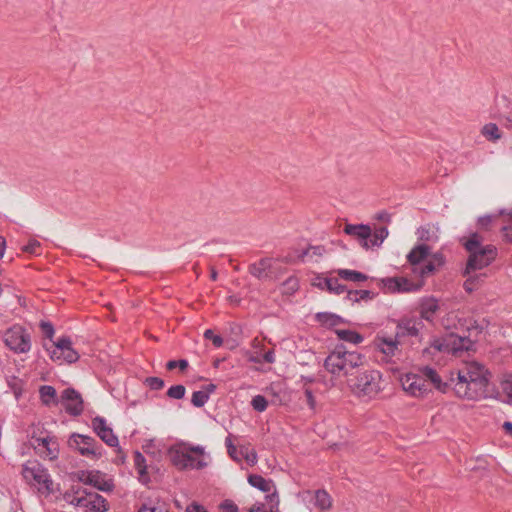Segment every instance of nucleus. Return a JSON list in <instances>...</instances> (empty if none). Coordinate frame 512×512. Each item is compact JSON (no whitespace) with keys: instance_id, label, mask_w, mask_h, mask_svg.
Masks as SVG:
<instances>
[{"instance_id":"obj_55","label":"nucleus","mask_w":512,"mask_h":512,"mask_svg":"<svg viewBox=\"0 0 512 512\" xmlns=\"http://www.w3.org/2000/svg\"><path fill=\"white\" fill-rule=\"evenodd\" d=\"M304 393H305V396H306L307 404L309 405V407L311 409H314L315 405H316V401H315V398H314L312 390L309 389V388H306Z\"/></svg>"},{"instance_id":"obj_42","label":"nucleus","mask_w":512,"mask_h":512,"mask_svg":"<svg viewBox=\"0 0 512 512\" xmlns=\"http://www.w3.org/2000/svg\"><path fill=\"white\" fill-rule=\"evenodd\" d=\"M138 512H169V509L166 503H157L155 505L143 504L138 509Z\"/></svg>"},{"instance_id":"obj_61","label":"nucleus","mask_w":512,"mask_h":512,"mask_svg":"<svg viewBox=\"0 0 512 512\" xmlns=\"http://www.w3.org/2000/svg\"><path fill=\"white\" fill-rule=\"evenodd\" d=\"M6 248V240L4 237L0 236V258L4 256Z\"/></svg>"},{"instance_id":"obj_29","label":"nucleus","mask_w":512,"mask_h":512,"mask_svg":"<svg viewBox=\"0 0 512 512\" xmlns=\"http://www.w3.org/2000/svg\"><path fill=\"white\" fill-rule=\"evenodd\" d=\"M248 482L251 486L259 489L262 492H271L274 488V483L271 479H265L261 475L251 474L248 477Z\"/></svg>"},{"instance_id":"obj_28","label":"nucleus","mask_w":512,"mask_h":512,"mask_svg":"<svg viewBox=\"0 0 512 512\" xmlns=\"http://www.w3.org/2000/svg\"><path fill=\"white\" fill-rule=\"evenodd\" d=\"M134 465L135 469L138 472V479L141 483L147 484L150 480L149 475L147 473V465H146V459L143 456L142 453L139 451H136L134 453Z\"/></svg>"},{"instance_id":"obj_34","label":"nucleus","mask_w":512,"mask_h":512,"mask_svg":"<svg viewBox=\"0 0 512 512\" xmlns=\"http://www.w3.org/2000/svg\"><path fill=\"white\" fill-rule=\"evenodd\" d=\"M482 135L491 142H496L502 138V133L495 123H487L481 130Z\"/></svg>"},{"instance_id":"obj_32","label":"nucleus","mask_w":512,"mask_h":512,"mask_svg":"<svg viewBox=\"0 0 512 512\" xmlns=\"http://www.w3.org/2000/svg\"><path fill=\"white\" fill-rule=\"evenodd\" d=\"M335 333L340 340L355 345L361 343L364 340V337L354 330L337 329Z\"/></svg>"},{"instance_id":"obj_54","label":"nucleus","mask_w":512,"mask_h":512,"mask_svg":"<svg viewBox=\"0 0 512 512\" xmlns=\"http://www.w3.org/2000/svg\"><path fill=\"white\" fill-rule=\"evenodd\" d=\"M429 260L433 261L435 264V268L437 266H442L445 262L444 256L442 253H434L429 256Z\"/></svg>"},{"instance_id":"obj_24","label":"nucleus","mask_w":512,"mask_h":512,"mask_svg":"<svg viewBox=\"0 0 512 512\" xmlns=\"http://www.w3.org/2000/svg\"><path fill=\"white\" fill-rule=\"evenodd\" d=\"M399 338L392 337H378L376 340L377 347L379 350L387 355V356H393L395 355V352L398 349L399 345Z\"/></svg>"},{"instance_id":"obj_52","label":"nucleus","mask_w":512,"mask_h":512,"mask_svg":"<svg viewBox=\"0 0 512 512\" xmlns=\"http://www.w3.org/2000/svg\"><path fill=\"white\" fill-rule=\"evenodd\" d=\"M225 444H226V447H227V451H228V454L229 456L234 459V460H239L236 456V452H237V449L235 447V445L233 444L232 440H231V437L228 436L225 440Z\"/></svg>"},{"instance_id":"obj_7","label":"nucleus","mask_w":512,"mask_h":512,"mask_svg":"<svg viewBox=\"0 0 512 512\" xmlns=\"http://www.w3.org/2000/svg\"><path fill=\"white\" fill-rule=\"evenodd\" d=\"M23 477L28 481H34L41 493L50 494L54 491L53 480L48 470L37 461H28L23 465Z\"/></svg>"},{"instance_id":"obj_23","label":"nucleus","mask_w":512,"mask_h":512,"mask_svg":"<svg viewBox=\"0 0 512 512\" xmlns=\"http://www.w3.org/2000/svg\"><path fill=\"white\" fill-rule=\"evenodd\" d=\"M216 390L215 384H207L201 390L195 391L192 394L191 403L195 407H203L209 400L210 395Z\"/></svg>"},{"instance_id":"obj_60","label":"nucleus","mask_w":512,"mask_h":512,"mask_svg":"<svg viewBox=\"0 0 512 512\" xmlns=\"http://www.w3.org/2000/svg\"><path fill=\"white\" fill-rule=\"evenodd\" d=\"M377 219L384 222H390V214L387 212H380L377 216Z\"/></svg>"},{"instance_id":"obj_31","label":"nucleus","mask_w":512,"mask_h":512,"mask_svg":"<svg viewBox=\"0 0 512 512\" xmlns=\"http://www.w3.org/2000/svg\"><path fill=\"white\" fill-rule=\"evenodd\" d=\"M463 275L467 277L463 284V287L465 291L468 293H471L474 290H476L479 287L480 283L483 281V278L486 276L485 273H477V271L469 274H465L463 272Z\"/></svg>"},{"instance_id":"obj_27","label":"nucleus","mask_w":512,"mask_h":512,"mask_svg":"<svg viewBox=\"0 0 512 512\" xmlns=\"http://www.w3.org/2000/svg\"><path fill=\"white\" fill-rule=\"evenodd\" d=\"M420 371L422 373L421 376L425 380H429L435 386V388H437L440 391L445 392L447 384L442 382L441 377L439 376V374L437 373V371L435 369H433L429 366H425V367L421 368Z\"/></svg>"},{"instance_id":"obj_63","label":"nucleus","mask_w":512,"mask_h":512,"mask_svg":"<svg viewBox=\"0 0 512 512\" xmlns=\"http://www.w3.org/2000/svg\"><path fill=\"white\" fill-rule=\"evenodd\" d=\"M211 279L216 280L217 279V272L215 270L211 271Z\"/></svg>"},{"instance_id":"obj_62","label":"nucleus","mask_w":512,"mask_h":512,"mask_svg":"<svg viewBox=\"0 0 512 512\" xmlns=\"http://www.w3.org/2000/svg\"><path fill=\"white\" fill-rule=\"evenodd\" d=\"M503 429L506 431L507 434L512 436V422H509V421L504 422Z\"/></svg>"},{"instance_id":"obj_50","label":"nucleus","mask_w":512,"mask_h":512,"mask_svg":"<svg viewBox=\"0 0 512 512\" xmlns=\"http://www.w3.org/2000/svg\"><path fill=\"white\" fill-rule=\"evenodd\" d=\"M40 328H41L43 334L47 338H49V339L53 338L55 330H54L53 325L50 322L42 321L40 323Z\"/></svg>"},{"instance_id":"obj_43","label":"nucleus","mask_w":512,"mask_h":512,"mask_svg":"<svg viewBox=\"0 0 512 512\" xmlns=\"http://www.w3.org/2000/svg\"><path fill=\"white\" fill-rule=\"evenodd\" d=\"M186 389L183 385H173L167 390V396L172 399H182L185 396Z\"/></svg>"},{"instance_id":"obj_39","label":"nucleus","mask_w":512,"mask_h":512,"mask_svg":"<svg viewBox=\"0 0 512 512\" xmlns=\"http://www.w3.org/2000/svg\"><path fill=\"white\" fill-rule=\"evenodd\" d=\"M373 293L369 290H350L347 293V298L352 302H359L360 300H369Z\"/></svg>"},{"instance_id":"obj_64","label":"nucleus","mask_w":512,"mask_h":512,"mask_svg":"<svg viewBox=\"0 0 512 512\" xmlns=\"http://www.w3.org/2000/svg\"><path fill=\"white\" fill-rule=\"evenodd\" d=\"M251 361H253L255 363H260L261 362L260 358H258V357L251 358Z\"/></svg>"},{"instance_id":"obj_22","label":"nucleus","mask_w":512,"mask_h":512,"mask_svg":"<svg viewBox=\"0 0 512 512\" xmlns=\"http://www.w3.org/2000/svg\"><path fill=\"white\" fill-rule=\"evenodd\" d=\"M265 499L267 501L266 503H255L249 509V512H279V499L276 491H273L271 494L266 495Z\"/></svg>"},{"instance_id":"obj_40","label":"nucleus","mask_w":512,"mask_h":512,"mask_svg":"<svg viewBox=\"0 0 512 512\" xmlns=\"http://www.w3.org/2000/svg\"><path fill=\"white\" fill-rule=\"evenodd\" d=\"M283 293L287 295H292L299 289V281L297 277L290 276L283 283Z\"/></svg>"},{"instance_id":"obj_11","label":"nucleus","mask_w":512,"mask_h":512,"mask_svg":"<svg viewBox=\"0 0 512 512\" xmlns=\"http://www.w3.org/2000/svg\"><path fill=\"white\" fill-rule=\"evenodd\" d=\"M78 478L82 483L91 485L102 492L109 493L115 488L113 478L99 470L81 471Z\"/></svg>"},{"instance_id":"obj_45","label":"nucleus","mask_w":512,"mask_h":512,"mask_svg":"<svg viewBox=\"0 0 512 512\" xmlns=\"http://www.w3.org/2000/svg\"><path fill=\"white\" fill-rule=\"evenodd\" d=\"M144 384L151 390H161L165 385L164 381L159 377H147Z\"/></svg>"},{"instance_id":"obj_4","label":"nucleus","mask_w":512,"mask_h":512,"mask_svg":"<svg viewBox=\"0 0 512 512\" xmlns=\"http://www.w3.org/2000/svg\"><path fill=\"white\" fill-rule=\"evenodd\" d=\"M365 356L357 351H348L344 345H337L324 361L325 369L335 377H346L362 366Z\"/></svg>"},{"instance_id":"obj_51","label":"nucleus","mask_w":512,"mask_h":512,"mask_svg":"<svg viewBox=\"0 0 512 512\" xmlns=\"http://www.w3.org/2000/svg\"><path fill=\"white\" fill-rule=\"evenodd\" d=\"M222 512H239L237 505L231 500H225L220 504Z\"/></svg>"},{"instance_id":"obj_26","label":"nucleus","mask_w":512,"mask_h":512,"mask_svg":"<svg viewBox=\"0 0 512 512\" xmlns=\"http://www.w3.org/2000/svg\"><path fill=\"white\" fill-rule=\"evenodd\" d=\"M313 504L320 511H326L332 507V498L326 490L319 489L314 492Z\"/></svg>"},{"instance_id":"obj_10","label":"nucleus","mask_w":512,"mask_h":512,"mask_svg":"<svg viewBox=\"0 0 512 512\" xmlns=\"http://www.w3.org/2000/svg\"><path fill=\"white\" fill-rule=\"evenodd\" d=\"M71 503L83 509V512H108L110 509L108 501L95 492H77Z\"/></svg>"},{"instance_id":"obj_47","label":"nucleus","mask_w":512,"mask_h":512,"mask_svg":"<svg viewBox=\"0 0 512 512\" xmlns=\"http://www.w3.org/2000/svg\"><path fill=\"white\" fill-rule=\"evenodd\" d=\"M204 337L205 339H208V340H211L213 345L216 347V348H219L222 346L223 344V339L220 335H216L214 334V332L211 330V329H207L205 332H204Z\"/></svg>"},{"instance_id":"obj_12","label":"nucleus","mask_w":512,"mask_h":512,"mask_svg":"<svg viewBox=\"0 0 512 512\" xmlns=\"http://www.w3.org/2000/svg\"><path fill=\"white\" fill-rule=\"evenodd\" d=\"M473 341L467 336H458L454 333L448 334L443 342L435 345L439 351H446L453 355H459L464 351H469L473 348Z\"/></svg>"},{"instance_id":"obj_36","label":"nucleus","mask_w":512,"mask_h":512,"mask_svg":"<svg viewBox=\"0 0 512 512\" xmlns=\"http://www.w3.org/2000/svg\"><path fill=\"white\" fill-rule=\"evenodd\" d=\"M388 236V229L386 227H380L375 229L374 232L371 231V238L369 239V243L372 247H379L383 241Z\"/></svg>"},{"instance_id":"obj_35","label":"nucleus","mask_w":512,"mask_h":512,"mask_svg":"<svg viewBox=\"0 0 512 512\" xmlns=\"http://www.w3.org/2000/svg\"><path fill=\"white\" fill-rule=\"evenodd\" d=\"M337 274L340 278L352 282H363L368 279V276L366 274L356 270L339 269L337 271Z\"/></svg>"},{"instance_id":"obj_13","label":"nucleus","mask_w":512,"mask_h":512,"mask_svg":"<svg viewBox=\"0 0 512 512\" xmlns=\"http://www.w3.org/2000/svg\"><path fill=\"white\" fill-rule=\"evenodd\" d=\"M50 357L54 361L64 360L67 363H74L79 359V354L72 347V341L69 337H61L53 343L52 348L48 349Z\"/></svg>"},{"instance_id":"obj_8","label":"nucleus","mask_w":512,"mask_h":512,"mask_svg":"<svg viewBox=\"0 0 512 512\" xmlns=\"http://www.w3.org/2000/svg\"><path fill=\"white\" fill-rule=\"evenodd\" d=\"M68 445L91 460H98L103 456V447L91 436L73 433L69 437Z\"/></svg>"},{"instance_id":"obj_53","label":"nucleus","mask_w":512,"mask_h":512,"mask_svg":"<svg viewBox=\"0 0 512 512\" xmlns=\"http://www.w3.org/2000/svg\"><path fill=\"white\" fill-rule=\"evenodd\" d=\"M40 247L39 241L32 239L24 246L23 250L27 253L36 254L37 249Z\"/></svg>"},{"instance_id":"obj_37","label":"nucleus","mask_w":512,"mask_h":512,"mask_svg":"<svg viewBox=\"0 0 512 512\" xmlns=\"http://www.w3.org/2000/svg\"><path fill=\"white\" fill-rule=\"evenodd\" d=\"M39 454L49 458L50 460L56 459L59 454V445L56 438L49 442V445H45L43 449L40 450Z\"/></svg>"},{"instance_id":"obj_3","label":"nucleus","mask_w":512,"mask_h":512,"mask_svg":"<svg viewBox=\"0 0 512 512\" xmlns=\"http://www.w3.org/2000/svg\"><path fill=\"white\" fill-rule=\"evenodd\" d=\"M483 237L474 232L469 237H461L460 243L469 253L465 274L474 273L489 266L497 256V249L493 245H483Z\"/></svg>"},{"instance_id":"obj_14","label":"nucleus","mask_w":512,"mask_h":512,"mask_svg":"<svg viewBox=\"0 0 512 512\" xmlns=\"http://www.w3.org/2000/svg\"><path fill=\"white\" fill-rule=\"evenodd\" d=\"M60 402L71 416H79L84 410L81 394L74 388H66L61 394Z\"/></svg>"},{"instance_id":"obj_44","label":"nucleus","mask_w":512,"mask_h":512,"mask_svg":"<svg viewBox=\"0 0 512 512\" xmlns=\"http://www.w3.org/2000/svg\"><path fill=\"white\" fill-rule=\"evenodd\" d=\"M251 405L257 412H263L268 406L266 398L262 395H256L252 398Z\"/></svg>"},{"instance_id":"obj_20","label":"nucleus","mask_w":512,"mask_h":512,"mask_svg":"<svg viewBox=\"0 0 512 512\" xmlns=\"http://www.w3.org/2000/svg\"><path fill=\"white\" fill-rule=\"evenodd\" d=\"M389 288L394 292H416L424 286V279L418 282H412L407 278H391L388 279Z\"/></svg>"},{"instance_id":"obj_2","label":"nucleus","mask_w":512,"mask_h":512,"mask_svg":"<svg viewBox=\"0 0 512 512\" xmlns=\"http://www.w3.org/2000/svg\"><path fill=\"white\" fill-rule=\"evenodd\" d=\"M168 457L172 465L180 471L202 470L208 466L210 460L204 446L183 441L168 449Z\"/></svg>"},{"instance_id":"obj_56","label":"nucleus","mask_w":512,"mask_h":512,"mask_svg":"<svg viewBox=\"0 0 512 512\" xmlns=\"http://www.w3.org/2000/svg\"><path fill=\"white\" fill-rule=\"evenodd\" d=\"M311 252L313 255L321 256L324 252V248L322 246H311L304 252V255L308 256Z\"/></svg>"},{"instance_id":"obj_59","label":"nucleus","mask_w":512,"mask_h":512,"mask_svg":"<svg viewBox=\"0 0 512 512\" xmlns=\"http://www.w3.org/2000/svg\"><path fill=\"white\" fill-rule=\"evenodd\" d=\"M186 512H207L201 505L192 504L187 507Z\"/></svg>"},{"instance_id":"obj_6","label":"nucleus","mask_w":512,"mask_h":512,"mask_svg":"<svg viewBox=\"0 0 512 512\" xmlns=\"http://www.w3.org/2000/svg\"><path fill=\"white\" fill-rule=\"evenodd\" d=\"M381 374L377 370H365L348 381L351 391L358 397L373 398L381 391Z\"/></svg>"},{"instance_id":"obj_16","label":"nucleus","mask_w":512,"mask_h":512,"mask_svg":"<svg viewBox=\"0 0 512 512\" xmlns=\"http://www.w3.org/2000/svg\"><path fill=\"white\" fill-rule=\"evenodd\" d=\"M92 428L94 432L110 447L118 446V438L110 428L106 420L101 416H96L92 419Z\"/></svg>"},{"instance_id":"obj_1","label":"nucleus","mask_w":512,"mask_h":512,"mask_svg":"<svg viewBox=\"0 0 512 512\" xmlns=\"http://www.w3.org/2000/svg\"><path fill=\"white\" fill-rule=\"evenodd\" d=\"M490 373L480 363H466L457 374V382L454 391L460 398L468 400H480L492 396L490 388Z\"/></svg>"},{"instance_id":"obj_15","label":"nucleus","mask_w":512,"mask_h":512,"mask_svg":"<svg viewBox=\"0 0 512 512\" xmlns=\"http://www.w3.org/2000/svg\"><path fill=\"white\" fill-rule=\"evenodd\" d=\"M401 384L408 394L414 397H422L428 391L426 380L418 374L408 373L401 378Z\"/></svg>"},{"instance_id":"obj_49","label":"nucleus","mask_w":512,"mask_h":512,"mask_svg":"<svg viewBox=\"0 0 512 512\" xmlns=\"http://www.w3.org/2000/svg\"><path fill=\"white\" fill-rule=\"evenodd\" d=\"M241 454L249 465H254L257 462V454L254 450L241 449Z\"/></svg>"},{"instance_id":"obj_9","label":"nucleus","mask_w":512,"mask_h":512,"mask_svg":"<svg viewBox=\"0 0 512 512\" xmlns=\"http://www.w3.org/2000/svg\"><path fill=\"white\" fill-rule=\"evenodd\" d=\"M5 345L15 353H27L31 348V337L25 328L14 325L3 335Z\"/></svg>"},{"instance_id":"obj_30","label":"nucleus","mask_w":512,"mask_h":512,"mask_svg":"<svg viewBox=\"0 0 512 512\" xmlns=\"http://www.w3.org/2000/svg\"><path fill=\"white\" fill-rule=\"evenodd\" d=\"M39 395L43 405L51 406L52 404H57V393L56 389L50 385H43L39 388Z\"/></svg>"},{"instance_id":"obj_25","label":"nucleus","mask_w":512,"mask_h":512,"mask_svg":"<svg viewBox=\"0 0 512 512\" xmlns=\"http://www.w3.org/2000/svg\"><path fill=\"white\" fill-rule=\"evenodd\" d=\"M439 227L434 224H426L417 229L418 240L423 242H436L438 240Z\"/></svg>"},{"instance_id":"obj_19","label":"nucleus","mask_w":512,"mask_h":512,"mask_svg":"<svg viewBox=\"0 0 512 512\" xmlns=\"http://www.w3.org/2000/svg\"><path fill=\"white\" fill-rule=\"evenodd\" d=\"M272 267L273 259L265 257L258 262L250 264L248 270L253 277L259 280H266L272 277Z\"/></svg>"},{"instance_id":"obj_41","label":"nucleus","mask_w":512,"mask_h":512,"mask_svg":"<svg viewBox=\"0 0 512 512\" xmlns=\"http://www.w3.org/2000/svg\"><path fill=\"white\" fill-rule=\"evenodd\" d=\"M55 437H51L50 435H45V436H35V435H32L31 437V442H32V445L34 446V448L38 451V453L40 452L41 449H43V447L45 445H49V442H51Z\"/></svg>"},{"instance_id":"obj_38","label":"nucleus","mask_w":512,"mask_h":512,"mask_svg":"<svg viewBox=\"0 0 512 512\" xmlns=\"http://www.w3.org/2000/svg\"><path fill=\"white\" fill-rule=\"evenodd\" d=\"M325 288L336 295L346 291V286L342 285L337 278H324Z\"/></svg>"},{"instance_id":"obj_57","label":"nucleus","mask_w":512,"mask_h":512,"mask_svg":"<svg viewBox=\"0 0 512 512\" xmlns=\"http://www.w3.org/2000/svg\"><path fill=\"white\" fill-rule=\"evenodd\" d=\"M262 360L263 362L265 363H269V364H272L275 362V355H274V350L273 349H270L268 351H266L263 356H262Z\"/></svg>"},{"instance_id":"obj_21","label":"nucleus","mask_w":512,"mask_h":512,"mask_svg":"<svg viewBox=\"0 0 512 512\" xmlns=\"http://www.w3.org/2000/svg\"><path fill=\"white\" fill-rule=\"evenodd\" d=\"M439 310L438 300L432 296L424 297L419 303L420 319L432 321L436 312Z\"/></svg>"},{"instance_id":"obj_5","label":"nucleus","mask_w":512,"mask_h":512,"mask_svg":"<svg viewBox=\"0 0 512 512\" xmlns=\"http://www.w3.org/2000/svg\"><path fill=\"white\" fill-rule=\"evenodd\" d=\"M431 248L426 244H417L407 254L406 259L410 266L411 273L425 279L435 272V264L429 260Z\"/></svg>"},{"instance_id":"obj_48","label":"nucleus","mask_w":512,"mask_h":512,"mask_svg":"<svg viewBox=\"0 0 512 512\" xmlns=\"http://www.w3.org/2000/svg\"><path fill=\"white\" fill-rule=\"evenodd\" d=\"M178 367L181 371H184L188 367V361L186 359L170 360L166 364L168 370H173Z\"/></svg>"},{"instance_id":"obj_18","label":"nucleus","mask_w":512,"mask_h":512,"mask_svg":"<svg viewBox=\"0 0 512 512\" xmlns=\"http://www.w3.org/2000/svg\"><path fill=\"white\" fill-rule=\"evenodd\" d=\"M423 327V322L421 319L417 318H405L401 319L396 326V338H401L405 336L417 337L420 333V330Z\"/></svg>"},{"instance_id":"obj_46","label":"nucleus","mask_w":512,"mask_h":512,"mask_svg":"<svg viewBox=\"0 0 512 512\" xmlns=\"http://www.w3.org/2000/svg\"><path fill=\"white\" fill-rule=\"evenodd\" d=\"M503 393L506 397L505 402L512 405V379H506L501 383Z\"/></svg>"},{"instance_id":"obj_58","label":"nucleus","mask_w":512,"mask_h":512,"mask_svg":"<svg viewBox=\"0 0 512 512\" xmlns=\"http://www.w3.org/2000/svg\"><path fill=\"white\" fill-rule=\"evenodd\" d=\"M492 222V217L490 215L481 216L478 219V224L480 227L487 228Z\"/></svg>"},{"instance_id":"obj_17","label":"nucleus","mask_w":512,"mask_h":512,"mask_svg":"<svg viewBox=\"0 0 512 512\" xmlns=\"http://www.w3.org/2000/svg\"><path fill=\"white\" fill-rule=\"evenodd\" d=\"M344 232L355 238L364 249L371 248L369 239L371 238V227L366 224H346Z\"/></svg>"},{"instance_id":"obj_33","label":"nucleus","mask_w":512,"mask_h":512,"mask_svg":"<svg viewBox=\"0 0 512 512\" xmlns=\"http://www.w3.org/2000/svg\"><path fill=\"white\" fill-rule=\"evenodd\" d=\"M316 320L323 326L328 328L337 326L343 320L340 316L328 312H321L316 314Z\"/></svg>"}]
</instances>
